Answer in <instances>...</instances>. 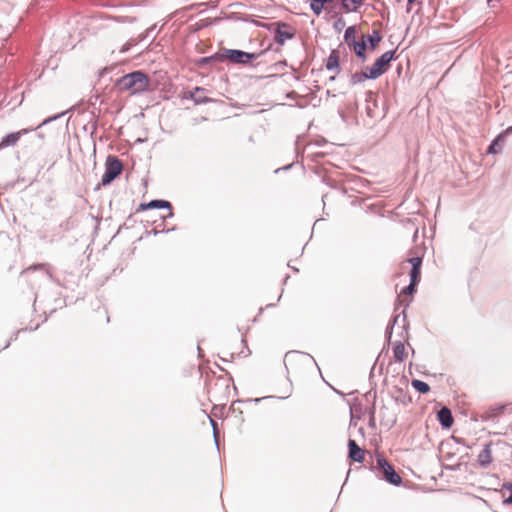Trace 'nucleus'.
<instances>
[{
	"label": "nucleus",
	"instance_id": "obj_23",
	"mask_svg": "<svg viewBox=\"0 0 512 512\" xmlns=\"http://www.w3.org/2000/svg\"><path fill=\"white\" fill-rule=\"evenodd\" d=\"M344 38L349 46L356 41V30L353 26H350L345 30Z\"/></svg>",
	"mask_w": 512,
	"mask_h": 512
},
{
	"label": "nucleus",
	"instance_id": "obj_34",
	"mask_svg": "<svg viewBox=\"0 0 512 512\" xmlns=\"http://www.w3.org/2000/svg\"><path fill=\"white\" fill-rule=\"evenodd\" d=\"M215 444H216V448H219V443L217 440L215 441Z\"/></svg>",
	"mask_w": 512,
	"mask_h": 512
},
{
	"label": "nucleus",
	"instance_id": "obj_24",
	"mask_svg": "<svg viewBox=\"0 0 512 512\" xmlns=\"http://www.w3.org/2000/svg\"><path fill=\"white\" fill-rule=\"evenodd\" d=\"M349 457L355 462H362L365 459V450H349Z\"/></svg>",
	"mask_w": 512,
	"mask_h": 512
},
{
	"label": "nucleus",
	"instance_id": "obj_22",
	"mask_svg": "<svg viewBox=\"0 0 512 512\" xmlns=\"http://www.w3.org/2000/svg\"><path fill=\"white\" fill-rule=\"evenodd\" d=\"M412 386L413 388H415L418 392L420 393H427L430 391V386L426 383V382H423L421 380H413L412 381Z\"/></svg>",
	"mask_w": 512,
	"mask_h": 512
},
{
	"label": "nucleus",
	"instance_id": "obj_8",
	"mask_svg": "<svg viewBox=\"0 0 512 512\" xmlns=\"http://www.w3.org/2000/svg\"><path fill=\"white\" fill-rule=\"evenodd\" d=\"M512 132V126L500 133L489 145L488 153L497 154L501 152L505 137Z\"/></svg>",
	"mask_w": 512,
	"mask_h": 512
},
{
	"label": "nucleus",
	"instance_id": "obj_33",
	"mask_svg": "<svg viewBox=\"0 0 512 512\" xmlns=\"http://www.w3.org/2000/svg\"><path fill=\"white\" fill-rule=\"evenodd\" d=\"M498 2H499V0H487V4L490 7H495Z\"/></svg>",
	"mask_w": 512,
	"mask_h": 512
},
{
	"label": "nucleus",
	"instance_id": "obj_5",
	"mask_svg": "<svg viewBox=\"0 0 512 512\" xmlns=\"http://www.w3.org/2000/svg\"><path fill=\"white\" fill-rule=\"evenodd\" d=\"M377 468L382 472L386 481L393 485H399L402 481L399 474H397L391 464L381 455L377 456Z\"/></svg>",
	"mask_w": 512,
	"mask_h": 512
},
{
	"label": "nucleus",
	"instance_id": "obj_3",
	"mask_svg": "<svg viewBox=\"0 0 512 512\" xmlns=\"http://www.w3.org/2000/svg\"><path fill=\"white\" fill-rule=\"evenodd\" d=\"M123 165L115 156H108L105 162V172L101 179L103 186L109 185L122 172Z\"/></svg>",
	"mask_w": 512,
	"mask_h": 512
},
{
	"label": "nucleus",
	"instance_id": "obj_16",
	"mask_svg": "<svg viewBox=\"0 0 512 512\" xmlns=\"http://www.w3.org/2000/svg\"><path fill=\"white\" fill-rule=\"evenodd\" d=\"M393 355L398 362H402L405 359V346L402 342L399 341L394 344Z\"/></svg>",
	"mask_w": 512,
	"mask_h": 512
},
{
	"label": "nucleus",
	"instance_id": "obj_18",
	"mask_svg": "<svg viewBox=\"0 0 512 512\" xmlns=\"http://www.w3.org/2000/svg\"><path fill=\"white\" fill-rule=\"evenodd\" d=\"M492 461V457H491V454H490V450H481V452L479 453L478 457H477V462L485 467L487 466L488 464H490Z\"/></svg>",
	"mask_w": 512,
	"mask_h": 512
},
{
	"label": "nucleus",
	"instance_id": "obj_13",
	"mask_svg": "<svg viewBox=\"0 0 512 512\" xmlns=\"http://www.w3.org/2000/svg\"><path fill=\"white\" fill-rule=\"evenodd\" d=\"M326 68L327 70L330 71L334 70L337 73L339 72V57L335 51H332L329 57L327 58Z\"/></svg>",
	"mask_w": 512,
	"mask_h": 512
},
{
	"label": "nucleus",
	"instance_id": "obj_12",
	"mask_svg": "<svg viewBox=\"0 0 512 512\" xmlns=\"http://www.w3.org/2000/svg\"><path fill=\"white\" fill-rule=\"evenodd\" d=\"M367 79H371V76H370V72L366 69L362 72H356V73L352 74L350 77V83L352 85H356V84L364 82Z\"/></svg>",
	"mask_w": 512,
	"mask_h": 512
},
{
	"label": "nucleus",
	"instance_id": "obj_15",
	"mask_svg": "<svg viewBox=\"0 0 512 512\" xmlns=\"http://www.w3.org/2000/svg\"><path fill=\"white\" fill-rule=\"evenodd\" d=\"M142 207L144 209H152V208L162 209V208H167V209L171 210L170 202L165 201V200H152L149 203H147L145 205H142Z\"/></svg>",
	"mask_w": 512,
	"mask_h": 512
},
{
	"label": "nucleus",
	"instance_id": "obj_25",
	"mask_svg": "<svg viewBox=\"0 0 512 512\" xmlns=\"http://www.w3.org/2000/svg\"><path fill=\"white\" fill-rule=\"evenodd\" d=\"M420 280V268H417V266L412 267L410 272V281L412 282H419Z\"/></svg>",
	"mask_w": 512,
	"mask_h": 512
},
{
	"label": "nucleus",
	"instance_id": "obj_10",
	"mask_svg": "<svg viewBox=\"0 0 512 512\" xmlns=\"http://www.w3.org/2000/svg\"><path fill=\"white\" fill-rule=\"evenodd\" d=\"M438 419L441 425L445 428H449L453 424L452 413L447 407H443L439 410Z\"/></svg>",
	"mask_w": 512,
	"mask_h": 512
},
{
	"label": "nucleus",
	"instance_id": "obj_21",
	"mask_svg": "<svg viewBox=\"0 0 512 512\" xmlns=\"http://www.w3.org/2000/svg\"><path fill=\"white\" fill-rule=\"evenodd\" d=\"M382 37L379 33V31L374 30L372 34L367 36V39L365 40L366 43L368 42L372 49L376 47V45L381 41Z\"/></svg>",
	"mask_w": 512,
	"mask_h": 512
},
{
	"label": "nucleus",
	"instance_id": "obj_6",
	"mask_svg": "<svg viewBox=\"0 0 512 512\" xmlns=\"http://www.w3.org/2000/svg\"><path fill=\"white\" fill-rule=\"evenodd\" d=\"M225 57L235 64H248L257 58V54L236 49H226Z\"/></svg>",
	"mask_w": 512,
	"mask_h": 512
},
{
	"label": "nucleus",
	"instance_id": "obj_4",
	"mask_svg": "<svg viewBox=\"0 0 512 512\" xmlns=\"http://www.w3.org/2000/svg\"><path fill=\"white\" fill-rule=\"evenodd\" d=\"M395 53L396 50H390L383 53L375 60L374 64L370 68H367L370 72L371 79H377L387 70V66L394 59Z\"/></svg>",
	"mask_w": 512,
	"mask_h": 512
},
{
	"label": "nucleus",
	"instance_id": "obj_17",
	"mask_svg": "<svg viewBox=\"0 0 512 512\" xmlns=\"http://www.w3.org/2000/svg\"><path fill=\"white\" fill-rule=\"evenodd\" d=\"M351 45L353 46V49H354V52L356 53V55L359 58H362L363 60H365L366 41L364 39L361 42L354 41V43Z\"/></svg>",
	"mask_w": 512,
	"mask_h": 512
},
{
	"label": "nucleus",
	"instance_id": "obj_14",
	"mask_svg": "<svg viewBox=\"0 0 512 512\" xmlns=\"http://www.w3.org/2000/svg\"><path fill=\"white\" fill-rule=\"evenodd\" d=\"M364 3V0H342L343 9L346 12H354Z\"/></svg>",
	"mask_w": 512,
	"mask_h": 512
},
{
	"label": "nucleus",
	"instance_id": "obj_35",
	"mask_svg": "<svg viewBox=\"0 0 512 512\" xmlns=\"http://www.w3.org/2000/svg\"><path fill=\"white\" fill-rule=\"evenodd\" d=\"M415 0H408L409 3H413Z\"/></svg>",
	"mask_w": 512,
	"mask_h": 512
},
{
	"label": "nucleus",
	"instance_id": "obj_29",
	"mask_svg": "<svg viewBox=\"0 0 512 512\" xmlns=\"http://www.w3.org/2000/svg\"><path fill=\"white\" fill-rule=\"evenodd\" d=\"M347 448H360L355 440L349 439L348 440V447Z\"/></svg>",
	"mask_w": 512,
	"mask_h": 512
},
{
	"label": "nucleus",
	"instance_id": "obj_1",
	"mask_svg": "<svg viewBox=\"0 0 512 512\" xmlns=\"http://www.w3.org/2000/svg\"><path fill=\"white\" fill-rule=\"evenodd\" d=\"M148 86L149 79L141 71L128 73L119 78L115 83V87L119 92H129L132 95L146 91Z\"/></svg>",
	"mask_w": 512,
	"mask_h": 512
},
{
	"label": "nucleus",
	"instance_id": "obj_30",
	"mask_svg": "<svg viewBox=\"0 0 512 512\" xmlns=\"http://www.w3.org/2000/svg\"><path fill=\"white\" fill-rule=\"evenodd\" d=\"M130 46H131V44H130V43H125V44L121 47V49H120V53H125V52H127V51L130 49Z\"/></svg>",
	"mask_w": 512,
	"mask_h": 512
},
{
	"label": "nucleus",
	"instance_id": "obj_26",
	"mask_svg": "<svg viewBox=\"0 0 512 512\" xmlns=\"http://www.w3.org/2000/svg\"><path fill=\"white\" fill-rule=\"evenodd\" d=\"M408 261H409V263H411L412 267H415V266H417V268L421 267V264H422L421 257H412Z\"/></svg>",
	"mask_w": 512,
	"mask_h": 512
},
{
	"label": "nucleus",
	"instance_id": "obj_32",
	"mask_svg": "<svg viewBox=\"0 0 512 512\" xmlns=\"http://www.w3.org/2000/svg\"><path fill=\"white\" fill-rule=\"evenodd\" d=\"M397 318H399V315H396V317L394 318L393 323H395V322L397 321ZM393 325H394V324L389 325V326L387 327V330H386V333H387V334H389V335H390V330H392V329H393Z\"/></svg>",
	"mask_w": 512,
	"mask_h": 512
},
{
	"label": "nucleus",
	"instance_id": "obj_27",
	"mask_svg": "<svg viewBox=\"0 0 512 512\" xmlns=\"http://www.w3.org/2000/svg\"><path fill=\"white\" fill-rule=\"evenodd\" d=\"M418 282H412L410 281V284L403 290V293L405 294H412L415 291V286Z\"/></svg>",
	"mask_w": 512,
	"mask_h": 512
},
{
	"label": "nucleus",
	"instance_id": "obj_2",
	"mask_svg": "<svg viewBox=\"0 0 512 512\" xmlns=\"http://www.w3.org/2000/svg\"><path fill=\"white\" fill-rule=\"evenodd\" d=\"M63 115V113H60V114H57V115H54V116H51V117H48L46 119H44L37 127V128H40L48 123H50L51 121H54L56 119H58L59 117H61ZM35 128H31V129H21L17 132H13V133H9L7 135H5L1 141H0V149H4V148H7V147H10V146H15L17 144V142L19 141L20 137L22 135H26L28 133H30L31 131H34Z\"/></svg>",
	"mask_w": 512,
	"mask_h": 512
},
{
	"label": "nucleus",
	"instance_id": "obj_19",
	"mask_svg": "<svg viewBox=\"0 0 512 512\" xmlns=\"http://www.w3.org/2000/svg\"><path fill=\"white\" fill-rule=\"evenodd\" d=\"M504 499V503L512 504V483H504L501 489Z\"/></svg>",
	"mask_w": 512,
	"mask_h": 512
},
{
	"label": "nucleus",
	"instance_id": "obj_20",
	"mask_svg": "<svg viewBox=\"0 0 512 512\" xmlns=\"http://www.w3.org/2000/svg\"><path fill=\"white\" fill-rule=\"evenodd\" d=\"M332 1L333 0H330V2ZM326 2H329V0H311L310 8L316 15H319L322 12Z\"/></svg>",
	"mask_w": 512,
	"mask_h": 512
},
{
	"label": "nucleus",
	"instance_id": "obj_7",
	"mask_svg": "<svg viewBox=\"0 0 512 512\" xmlns=\"http://www.w3.org/2000/svg\"><path fill=\"white\" fill-rule=\"evenodd\" d=\"M278 27L275 32V41L283 45L286 40L292 39L294 37V33L291 30V27L286 23H278Z\"/></svg>",
	"mask_w": 512,
	"mask_h": 512
},
{
	"label": "nucleus",
	"instance_id": "obj_28",
	"mask_svg": "<svg viewBox=\"0 0 512 512\" xmlns=\"http://www.w3.org/2000/svg\"><path fill=\"white\" fill-rule=\"evenodd\" d=\"M502 411H503V407L494 408L491 410V413L486 416V418L491 417V416H497V415L501 414Z\"/></svg>",
	"mask_w": 512,
	"mask_h": 512
},
{
	"label": "nucleus",
	"instance_id": "obj_11",
	"mask_svg": "<svg viewBox=\"0 0 512 512\" xmlns=\"http://www.w3.org/2000/svg\"><path fill=\"white\" fill-rule=\"evenodd\" d=\"M41 270L49 277L52 278V274L49 271V265L45 263L33 264L21 272V277H27L31 272Z\"/></svg>",
	"mask_w": 512,
	"mask_h": 512
},
{
	"label": "nucleus",
	"instance_id": "obj_9",
	"mask_svg": "<svg viewBox=\"0 0 512 512\" xmlns=\"http://www.w3.org/2000/svg\"><path fill=\"white\" fill-rule=\"evenodd\" d=\"M205 89L203 87H195L193 91L189 92V95L186 98H190L194 101L195 104H206L210 103L213 100L204 95Z\"/></svg>",
	"mask_w": 512,
	"mask_h": 512
},
{
	"label": "nucleus",
	"instance_id": "obj_31",
	"mask_svg": "<svg viewBox=\"0 0 512 512\" xmlns=\"http://www.w3.org/2000/svg\"><path fill=\"white\" fill-rule=\"evenodd\" d=\"M397 318H399V315H396V317L394 318L393 323H395V322L397 321ZM393 325H394V324L389 325V326L387 327V330H386V333H387V334H389V335H390V330H392V329H393Z\"/></svg>",
	"mask_w": 512,
	"mask_h": 512
}]
</instances>
